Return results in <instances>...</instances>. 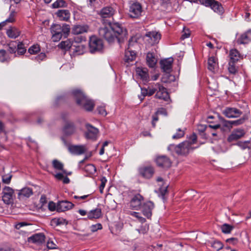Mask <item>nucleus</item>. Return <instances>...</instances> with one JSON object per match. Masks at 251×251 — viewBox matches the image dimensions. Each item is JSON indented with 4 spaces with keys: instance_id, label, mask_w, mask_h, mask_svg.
I'll return each mask as SVG.
<instances>
[{
    "instance_id": "8fccbe9b",
    "label": "nucleus",
    "mask_w": 251,
    "mask_h": 251,
    "mask_svg": "<svg viewBox=\"0 0 251 251\" xmlns=\"http://www.w3.org/2000/svg\"><path fill=\"white\" fill-rule=\"evenodd\" d=\"M8 61V58L5 50H0V61L4 62Z\"/></svg>"
},
{
    "instance_id": "72a5a7b5",
    "label": "nucleus",
    "mask_w": 251,
    "mask_h": 251,
    "mask_svg": "<svg viewBox=\"0 0 251 251\" xmlns=\"http://www.w3.org/2000/svg\"><path fill=\"white\" fill-rule=\"evenodd\" d=\"M136 56V53L134 51L126 50L125 51V61L129 63L134 60Z\"/></svg>"
},
{
    "instance_id": "412c9836",
    "label": "nucleus",
    "mask_w": 251,
    "mask_h": 251,
    "mask_svg": "<svg viewBox=\"0 0 251 251\" xmlns=\"http://www.w3.org/2000/svg\"><path fill=\"white\" fill-rule=\"evenodd\" d=\"M69 150L72 154L80 155L86 151V148L84 145H72L69 146Z\"/></svg>"
},
{
    "instance_id": "9d476101",
    "label": "nucleus",
    "mask_w": 251,
    "mask_h": 251,
    "mask_svg": "<svg viewBox=\"0 0 251 251\" xmlns=\"http://www.w3.org/2000/svg\"><path fill=\"white\" fill-rule=\"evenodd\" d=\"M142 12L141 5L138 2H134L131 4L129 9V15L132 18H138Z\"/></svg>"
},
{
    "instance_id": "49530a36",
    "label": "nucleus",
    "mask_w": 251,
    "mask_h": 251,
    "mask_svg": "<svg viewBox=\"0 0 251 251\" xmlns=\"http://www.w3.org/2000/svg\"><path fill=\"white\" fill-rule=\"evenodd\" d=\"M40 50V48L39 45L36 44L31 46L28 49V52L31 54H34L37 53Z\"/></svg>"
},
{
    "instance_id": "c756f323",
    "label": "nucleus",
    "mask_w": 251,
    "mask_h": 251,
    "mask_svg": "<svg viewBox=\"0 0 251 251\" xmlns=\"http://www.w3.org/2000/svg\"><path fill=\"white\" fill-rule=\"evenodd\" d=\"M218 67L217 59L215 57H210L208 60V69L210 71L214 72Z\"/></svg>"
},
{
    "instance_id": "473e14b6",
    "label": "nucleus",
    "mask_w": 251,
    "mask_h": 251,
    "mask_svg": "<svg viewBox=\"0 0 251 251\" xmlns=\"http://www.w3.org/2000/svg\"><path fill=\"white\" fill-rule=\"evenodd\" d=\"M73 41L71 39H67L66 41H61L58 45V47L62 50H68L72 49L73 46Z\"/></svg>"
},
{
    "instance_id": "09e8293b",
    "label": "nucleus",
    "mask_w": 251,
    "mask_h": 251,
    "mask_svg": "<svg viewBox=\"0 0 251 251\" xmlns=\"http://www.w3.org/2000/svg\"><path fill=\"white\" fill-rule=\"evenodd\" d=\"M52 166L56 170L62 171L63 169V164L59 161L54 159L52 161Z\"/></svg>"
},
{
    "instance_id": "a211bd4d",
    "label": "nucleus",
    "mask_w": 251,
    "mask_h": 251,
    "mask_svg": "<svg viewBox=\"0 0 251 251\" xmlns=\"http://www.w3.org/2000/svg\"><path fill=\"white\" fill-rule=\"evenodd\" d=\"M136 73L143 82H147L149 80L150 77L147 68L137 67Z\"/></svg>"
},
{
    "instance_id": "5fc2aeb1",
    "label": "nucleus",
    "mask_w": 251,
    "mask_h": 251,
    "mask_svg": "<svg viewBox=\"0 0 251 251\" xmlns=\"http://www.w3.org/2000/svg\"><path fill=\"white\" fill-rule=\"evenodd\" d=\"M53 222L57 225H61L63 224H67V221L66 220L63 218H59L57 219H54Z\"/></svg>"
},
{
    "instance_id": "774afa93",
    "label": "nucleus",
    "mask_w": 251,
    "mask_h": 251,
    "mask_svg": "<svg viewBox=\"0 0 251 251\" xmlns=\"http://www.w3.org/2000/svg\"><path fill=\"white\" fill-rule=\"evenodd\" d=\"M226 242L227 243H231L233 245H235L237 243L238 240L235 238H231L227 239L226 240Z\"/></svg>"
},
{
    "instance_id": "393cba45",
    "label": "nucleus",
    "mask_w": 251,
    "mask_h": 251,
    "mask_svg": "<svg viewBox=\"0 0 251 251\" xmlns=\"http://www.w3.org/2000/svg\"><path fill=\"white\" fill-rule=\"evenodd\" d=\"M45 236L43 233L35 234L29 238V241L32 243L40 244L45 242Z\"/></svg>"
},
{
    "instance_id": "f3484780",
    "label": "nucleus",
    "mask_w": 251,
    "mask_h": 251,
    "mask_svg": "<svg viewBox=\"0 0 251 251\" xmlns=\"http://www.w3.org/2000/svg\"><path fill=\"white\" fill-rule=\"evenodd\" d=\"M173 58H170L161 60L160 62L161 69L164 72L169 73L172 69Z\"/></svg>"
},
{
    "instance_id": "4d7b16f0",
    "label": "nucleus",
    "mask_w": 251,
    "mask_h": 251,
    "mask_svg": "<svg viewBox=\"0 0 251 251\" xmlns=\"http://www.w3.org/2000/svg\"><path fill=\"white\" fill-rule=\"evenodd\" d=\"M250 143V142L249 141H247L244 142H240L238 143L237 145L240 147H241L242 149H245L249 148V145Z\"/></svg>"
},
{
    "instance_id": "de8ad7c7",
    "label": "nucleus",
    "mask_w": 251,
    "mask_h": 251,
    "mask_svg": "<svg viewBox=\"0 0 251 251\" xmlns=\"http://www.w3.org/2000/svg\"><path fill=\"white\" fill-rule=\"evenodd\" d=\"M235 63L236 62H233L231 61H229L228 63V70L229 73L231 74H235L237 72V70L235 66Z\"/></svg>"
},
{
    "instance_id": "f8f14e48",
    "label": "nucleus",
    "mask_w": 251,
    "mask_h": 251,
    "mask_svg": "<svg viewBox=\"0 0 251 251\" xmlns=\"http://www.w3.org/2000/svg\"><path fill=\"white\" fill-rule=\"evenodd\" d=\"M154 207V203L151 201L144 202L142 206V213L147 218L149 219L152 216V211Z\"/></svg>"
},
{
    "instance_id": "a19ab883",
    "label": "nucleus",
    "mask_w": 251,
    "mask_h": 251,
    "mask_svg": "<svg viewBox=\"0 0 251 251\" xmlns=\"http://www.w3.org/2000/svg\"><path fill=\"white\" fill-rule=\"evenodd\" d=\"M234 226L227 224H224L221 226L222 231L225 234L230 233Z\"/></svg>"
},
{
    "instance_id": "cd10ccee",
    "label": "nucleus",
    "mask_w": 251,
    "mask_h": 251,
    "mask_svg": "<svg viewBox=\"0 0 251 251\" xmlns=\"http://www.w3.org/2000/svg\"><path fill=\"white\" fill-rule=\"evenodd\" d=\"M6 34L9 38L15 39L20 35V31L15 27H10L7 30Z\"/></svg>"
},
{
    "instance_id": "79ce46f5",
    "label": "nucleus",
    "mask_w": 251,
    "mask_h": 251,
    "mask_svg": "<svg viewBox=\"0 0 251 251\" xmlns=\"http://www.w3.org/2000/svg\"><path fill=\"white\" fill-rule=\"evenodd\" d=\"M84 170L89 175H94L96 172V168L94 165L89 164L85 166Z\"/></svg>"
},
{
    "instance_id": "39448f33",
    "label": "nucleus",
    "mask_w": 251,
    "mask_h": 251,
    "mask_svg": "<svg viewBox=\"0 0 251 251\" xmlns=\"http://www.w3.org/2000/svg\"><path fill=\"white\" fill-rule=\"evenodd\" d=\"M111 28L114 35L116 36V40L120 43L126 37L127 32L126 29L122 25L118 23H111Z\"/></svg>"
},
{
    "instance_id": "c03bdc74",
    "label": "nucleus",
    "mask_w": 251,
    "mask_h": 251,
    "mask_svg": "<svg viewBox=\"0 0 251 251\" xmlns=\"http://www.w3.org/2000/svg\"><path fill=\"white\" fill-rule=\"evenodd\" d=\"M17 44L16 41L11 42L8 44V51L10 53L16 54L17 51Z\"/></svg>"
},
{
    "instance_id": "1a4fd4ad",
    "label": "nucleus",
    "mask_w": 251,
    "mask_h": 251,
    "mask_svg": "<svg viewBox=\"0 0 251 251\" xmlns=\"http://www.w3.org/2000/svg\"><path fill=\"white\" fill-rule=\"evenodd\" d=\"M144 197L140 194L133 196L129 202V206L131 209L139 210L141 209Z\"/></svg>"
},
{
    "instance_id": "4be33fe9",
    "label": "nucleus",
    "mask_w": 251,
    "mask_h": 251,
    "mask_svg": "<svg viewBox=\"0 0 251 251\" xmlns=\"http://www.w3.org/2000/svg\"><path fill=\"white\" fill-rule=\"evenodd\" d=\"M33 195L32 189L29 187H25L19 191L18 198L19 199L28 198Z\"/></svg>"
},
{
    "instance_id": "6e6552de",
    "label": "nucleus",
    "mask_w": 251,
    "mask_h": 251,
    "mask_svg": "<svg viewBox=\"0 0 251 251\" xmlns=\"http://www.w3.org/2000/svg\"><path fill=\"white\" fill-rule=\"evenodd\" d=\"M14 191L10 187L5 186L2 191V200L4 203L10 204L13 202Z\"/></svg>"
},
{
    "instance_id": "f257e3e1",
    "label": "nucleus",
    "mask_w": 251,
    "mask_h": 251,
    "mask_svg": "<svg viewBox=\"0 0 251 251\" xmlns=\"http://www.w3.org/2000/svg\"><path fill=\"white\" fill-rule=\"evenodd\" d=\"M197 140V137L196 134H193L189 140L184 141L177 145L175 144L170 145L168 147V149L172 152L176 153L177 155L186 156L196 148L193 145L196 143Z\"/></svg>"
},
{
    "instance_id": "f03ea898",
    "label": "nucleus",
    "mask_w": 251,
    "mask_h": 251,
    "mask_svg": "<svg viewBox=\"0 0 251 251\" xmlns=\"http://www.w3.org/2000/svg\"><path fill=\"white\" fill-rule=\"evenodd\" d=\"M72 93L78 105L88 111H91L93 109L95 105L94 101L88 98L82 91L79 90H74Z\"/></svg>"
},
{
    "instance_id": "3c124183",
    "label": "nucleus",
    "mask_w": 251,
    "mask_h": 251,
    "mask_svg": "<svg viewBox=\"0 0 251 251\" xmlns=\"http://www.w3.org/2000/svg\"><path fill=\"white\" fill-rule=\"evenodd\" d=\"M184 135V131L181 129L179 128L177 130V133L173 136V138L174 139H179Z\"/></svg>"
},
{
    "instance_id": "7c9ffc66",
    "label": "nucleus",
    "mask_w": 251,
    "mask_h": 251,
    "mask_svg": "<svg viewBox=\"0 0 251 251\" xmlns=\"http://www.w3.org/2000/svg\"><path fill=\"white\" fill-rule=\"evenodd\" d=\"M101 216V210L100 208H96L91 210L87 214L89 219H98Z\"/></svg>"
},
{
    "instance_id": "0e129e2a",
    "label": "nucleus",
    "mask_w": 251,
    "mask_h": 251,
    "mask_svg": "<svg viewBox=\"0 0 251 251\" xmlns=\"http://www.w3.org/2000/svg\"><path fill=\"white\" fill-rule=\"evenodd\" d=\"M200 3L206 6H209L212 0H199Z\"/></svg>"
},
{
    "instance_id": "052dcab7",
    "label": "nucleus",
    "mask_w": 251,
    "mask_h": 251,
    "mask_svg": "<svg viewBox=\"0 0 251 251\" xmlns=\"http://www.w3.org/2000/svg\"><path fill=\"white\" fill-rule=\"evenodd\" d=\"M155 113L156 114H158V115L161 114V115H164L165 116H166L167 114L166 110L164 108H159Z\"/></svg>"
},
{
    "instance_id": "9b49d317",
    "label": "nucleus",
    "mask_w": 251,
    "mask_h": 251,
    "mask_svg": "<svg viewBox=\"0 0 251 251\" xmlns=\"http://www.w3.org/2000/svg\"><path fill=\"white\" fill-rule=\"evenodd\" d=\"M85 127L86 129L84 134L85 138L87 139L96 140L99 133L98 129L89 124H86Z\"/></svg>"
},
{
    "instance_id": "a878e982",
    "label": "nucleus",
    "mask_w": 251,
    "mask_h": 251,
    "mask_svg": "<svg viewBox=\"0 0 251 251\" xmlns=\"http://www.w3.org/2000/svg\"><path fill=\"white\" fill-rule=\"evenodd\" d=\"M63 132L67 135H71L75 132V127L73 123L68 122L66 123L64 128Z\"/></svg>"
},
{
    "instance_id": "a18cd8bd",
    "label": "nucleus",
    "mask_w": 251,
    "mask_h": 251,
    "mask_svg": "<svg viewBox=\"0 0 251 251\" xmlns=\"http://www.w3.org/2000/svg\"><path fill=\"white\" fill-rule=\"evenodd\" d=\"M211 247L215 251H219L223 248V244L219 241H214L211 244Z\"/></svg>"
},
{
    "instance_id": "c9c22d12",
    "label": "nucleus",
    "mask_w": 251,
    "mask_h": 251,
    "mask_svg": "<svg viewBox=\"0 0 251 251\" xmlns=\"http://www.w3.org/2000/svg\"><path fill=\"white\" fill-rule=\"evenodd\" d=\"M85 47L81 44L74 45L72 47L73 52L74 55H80L84 52Z\"/></svg>"
},
{
    "instance_id": "e2e57ef3",
    "label": "nucleus",
    "mask_w": 251,
    "mask_h": 251,
    "mask_svg": "<svg viewBox=\"0 0 251 251\" xmlns=\"http://www.w3.org/2000/svg\"><path fill=\"white\" fill-rule=\"evenodd\" d=\"M244 119H240L237 120L231 121L230 123L233 125H239L243 124L244 122Z\"/></svg>"
},
{
    "instance_id": "13d9d810",
    "label": "nucleus",
    "mask_w": 251,
    "mask_h": 251,
    "mask_svg": "<svg viewBox=\"0 0 251 251\" xmlns=\"http://www.w3.org/2000/svg\"><path fill=\"white\" fill-rule=\"evenodd\" d=\"M48 208L51 211H53L56 209H57V205H56L54 202L50 201L48 204Z\"/></svg>"
},
{
    "instance_id": "58836bf2",
    "label": "nucleus",
    "mask_w": 251,
    "mask_h": 251,
    "mask_svg": "<svg viewBox=\"0 0 251 251\" xmlns=\"http://www.w3.org/2000/svg\"><path fill=\"white\" fill-rule=\"evenodd\" d=\"M16 15V13L15 10H12L10 12L8 18L6 19L4 21L2 22L3 23V26H4L6 24L8 23H12L14 22L15 21Z\"/></svg>"
},
{
    "instance_id": "6ab92c4d",
    "label": "nucleus",
    "mask_w": 251,
    "mask_h": 251,
    "mask_svg": "<svg viewBox=\"0 0 251 251\" xmlns=\"http://www.w3.org/2000/svg\"><path fill=\"white\" fill-rule=\"evenodd\" d=\"M74 206V204L70 201H62L58 203L57 205V211L58 212L67 211L72 208Z\"/></svg>"
},
{
    "instance_id": "4c0bfd02",
    "label": "nucleus",
    "mask_w": 251,
    "mask_h": 251,
    "mask_svg": "<svg viewBox=\"0 0 251 251\" xmlns=\"http://www.w3.org/2000/svg\"><path fill=\"white\" fill-rule=\"evenodd\" d=\"M156 180L158 182H159L161 183V184H159V185L160 186L159 192H160V194H161V195L162 196H164L167 193L168 185L164 184L163 180L161 177H158Z\"/></svg>"
},
{
    "instance_id": "aec40b11",
    "label": "nucleus",
    "mask_w": 251,
    "mask_h": 251,
    "mask_svg": "<svg viewBox=\"0 0 251 251\" xmlns=\"http://www.w3.org/2000/svg\"><path fill=\"white\" fill-rule=\"evenodd\" d=\"M157 165L161 167L169 168L171 166V162L166 156H159L156 159Z\"/></svg>"
},
{
    "instance_id": "c85d7f7f",
    "label": "nucleus",
    "mask_w": 251,
    "mask_h": 251,
    "mask_svg": "<svg viewBox=\"0 0 251 251\" xmlns=\"http://www.w3.org/2000/svg\"><path fill=\"white\" fill-rule=\"evenodd\" d=\"M146 60L147 64L150 68H153L157 62V59L155 58L154 55L151 52L147 53Z\"/></svg>"
},
{
    "instance_id": "69168bd1",
    "label": "nucleus",
    "mask_w": 251,
    "mask_h": 251,
    "mask_svg": "<svg viewBox=\"0 0 251 251\" xmlns=\"http://www.w3.org/2000/svg\"><path fill=\"white\" fill-rule=\"evenodd\" d=\"M47 248L50 249H55L56 245L53 242V241H49L47 245Z\"/></svg>"
},
{
    "instance_id": "6e6d98bb",
    "label": "nucleus",
    "mask_w": 251,
    "mask_h": 251,
    "mask_svg": "<svg viewBox=\"0 0 251 251\" xmlns=\"http://www.w3.org/2000/svg\"><path fill=\"white\" fill-rule=\"evenodd\" d=\"M12 176L10 175H6L2 176V181L5 184H9L10 182Z\"/></svg>"
},
{
    "instance_id": "338daca9",
    "label": "nucleus",
    "mask_w": 251,
    "mask_h": 251,
    "mask_svg": "<svg viewBox=\"0 0 251 251\" xmlns=\"http://www.w3.org/2000/svg\"><path fill=\"white\" fill-rule=\"evenodd\" d=\"M127 213H128V214H129L133 217H134L136 218L137 219H138V217H139V216L140 215V214L139 212H133V211H129Z\"/></svg>"
},
{
    "instance_id": "4468645a",
    "label": "nucleus",
    "mask_w": 251,
    "mask_h": 251,
    "mask_svg": "<svg viewBox=\"0 0 251 251\" xmlns=\"http://www.w3.org/2000/svg\"><path fill=\"white\" fill-rule=\"evenodd\" d=\"M245 134V132L243 129L238 128L234 129L228 137L227 141L228 142L235 141L243 137Z\"/></svg>"
},
{
    "instance_id": "864d4df0",
    "label": "nucleus",
    "mask_w": 251,
    "mask_h": 251,
    "mask_svg": "<svg viewBox=\"0 0 251 251\" xmlns=\"http://www.w3.org/2000/svg\"><path fill=\"white\" fill-rule=\"evenodd\" d=\"M102 226L101 224L98 223L96 225H93L91 226L90 229L92 232H94L98 230L102 229Z\"/></svg>"
},
{
    "instance_id": "680f3d73",
    "label": "nucleus",
    "mask_w": 251,
    "mask_h": 251,
    "mask_svg": "<svg viewBox=\"0 0 251 251\" xmlns=\"http://www.w3.org/2000/svg\"><path fill=\"white\" fill-rule=\"evenodd\" d=\"M141 96H139V98L142 100L144 99L145 96H148V89H141Z\"/></svg>"
},
{
    "instance_id": "dca6fc26",
    "label": "nucleus",
    "mask_w": 251,
    "mask_h": 251,
    "mask_svg": "<svg viewBox=\"0 0 251 251\" xmlns=\"http://www.w3.org/2000/svg\"><path fill=\"white\" fill-rule=\"evenodd\" d=\"M139 172L141 176L145 178H150L154 173V169L151 166L141 167Z\"/></svg>"
},
{
    "instance_id": "2f4dec72",
    "label": "nucleus",
    "mask_w": 251,
    "mask_h": 251,
    "mask_svg": "<svg viewBox=\"0 0 251 251\" xmlns=\"http://www.w3.org/2000/svg\"><path fill=\"white\" fill-rule=\"evenodd\" d=\"M229 56V61L236 62L241 58V54L237 50L232 49L230 50Z\"/></svg>"
},
{
    "instance_id": "0eeeda50",
    "label": "nucleus",
    "mask_w": 251,
    "mask_h": 251,
    "mask_svg": "<svg viewBox=\"0 0 251 251\" xmlns=\"http://www.w3.org/2000/svg\"><path fill=\"white\" fill-rule=\"evenodd\" d=\"M89 49L91 53L100 51L103 48L102 41L95 36H91L89 39Z\"/></svg>"
},
{
    "instance_id": "423d86ee",
    "label": "nucleus",
    "mask_w": 251,
    "mask_h": 251,
    "mask_svg": "<svg viewBox=\"0 0 251 251\" xmlns=\"http://www.w3.org/2000/svg\"><path fill=\"white\" fill-rule=\"evenodd\" d=\"M99 32L100 35L109 43L113 42L116 40V36L111 28V23L109 24L108 26L100 27Z\"/></svg>"
},
{
    "instance_id": "bf43d9fd",
    "label": "nucleus",
    "mask_w": 251,
    "mask_h": 251,
    "mask_svg": "<svg viewBox=\"0 0 251 251\" xmlns=\"http://www.w3.org/2000/svg\"><path fill=\"white\" fill-rule=\"evenodd\" d=\"M45 57H46L45 53H41L40 54H39L38 55H37V56H36L35 57V59L38 62H40V61L43 60L45 58Z\"/></svg>"
},
{
    "instance_id": "5701e85b",
    "label": "nucleus",
    "mask_w": 251,
    "mask_h": 251,
    "mask_svg": "<svg viewBox=\"0 0 251 251\" xmlns=\"http://www.w3.org/2000/svg\"><path fill=\"white\" fill-rule=\"evenodd\" d=\"M251 41V30H249L244 33L241 34L237 39L238 44H247Z\"/></svg>"
},
{
    "instance_id": "ea45409f",
    "label": "nucleus",
    "mask_w": 251,
    "mask_h": 251,
    "mask_svg": "<svg viewBox=\"0 0 251 251\" xmlns=\"http://www.w3.org/2000/svg\"><path fill=\"white\" fill-rule=\"evenodd\" d=\"M17 54H15V56L22 55L26 52V49L22 42H20L17 44Z\"/></svg>"
},
{
    "instance_id": "bb28decb",
    "label": "nucleus",
    "mask_w": 251,
    "mask_h": 251,
    "mask_svg": "<svg viewBox=\"0 0 251 251\" xmlns=\"http://www.w3.org/2000/svg\"><path fill=\"white\" fill-rule=\"evenodd\" d=\"M114 13V9L111 7H106L102 8L100 12V15L102 18H110Z\"/></svg>"
},
{
    "instance_id": "2eb2a0df",
    "label": "nucleus",
    "mask_w": 251,
    "mask_h": 251,
    "mask_svg": "<svg viewBox=\"0 0 251 251\" xmlns=\"http://www.w3.org/2000/svg\"><path fill=\"white\" fill-rule=\"evenodd\" d=\"M146 36L148 38V41L151 45L158 43L161 38V34L156 31H150L146 33Z\"/></svg>"
},
{
    "instance_id": "e433bc0d",
    "label": "nucleus",
    "mask_w": 251,
    "mask_h": 251,
    "mask_svg": "<svg viewBox=\"0 0 251 251\" xmlns=\"http://www.w3.org/2000/svg\"><path fill=\"white\" fill-rule=\"evenodd\" d=\"M209 6L216 12L222 13L223 12V8L222 5L219 2L215 0H212Z\"/></svg>"
},
{
    "instance_id": "b1692460",
    "label": "nucleus",
    "mask_w": 251,
    "mask_h": 251,
    "mask_svg": "<svg viewBox=\"0 0 251 251\" xmlns=\"http://www.w3.org/2000/svg\"><path fill=\"white\" fill-rule=\"evenodd\" d=\"M56 15L61 21H68L70 18V13L68 10H58L56 12Z\"/></svg>"
},
{
    "instance_id": "f704fd0d",
    "label": "nucleus",
    "mask_w": 251,
    "mask_h": 251,
    "mask_svg": "<svg viewBox=\"0 0 251 251\" xmlns=\"http://www.w3.org/2000/svg\"><path fill=\"white\" fill-rule=\"evenodd\" d=\"M88 26L85 25H76L73 28V32L75 34H79L86 32L88 30Z\"/></svg>"
},
{
    "instance_id": "7ed1b4c3",
    "label": "nucleus",
    "mask_w": 251,
    "mask_h": 251,
    "mask_svg": "<svg viewBox=\"0 0 251 251\" xmlns=\"http://www.w3.org/2000/svg\"><path fill=\"white\" fill-rule=\"evenodd\" d=\"M52 39L54 42H58L64 36L66 38L70 31L69 25L64 24L62 25L58 24L52 25L50 27Z\"/></svg>"
},
{
    "instance_id": "ddd939ff",
    "label": "nucleus",
    "mask_w": 251,
    "mask_h": 251,
    "mask_svg": "<svg viewBox=\"0 0 251 251\" xmlns=\"http://www.w3.org/2000/svg\"><path fill=\"white\" fill-rule=\"evenodd\" d=\"M223 113L227 118H237L239 117L242 112L236 108L226 107L223 111Z\"/></svg>"
},
{
    "instance_id": "20e7f679",
    "label": "nucleus",
    "mask_w": 251,
    "mask_h": 251,
    "mask_svg": "<svg viewBox=\"0 0 251 251\" xmlns=\"http://www.w3.org/2000/svg\"><path fill=\"white\" fill-rule=\"evenodd\" d=\"M156 92L155 97L167 101L169 99V95L167 89L160 83H153L148 88V96H151Z\"/></svg>"
},
{
    "instance_id": "37998d69",
    "label": "nucleus",
    "mask_w": 251,
    "mask_h": 251,
    "mask_svg": "<svg viewBox=\"0 0 251 251\" xmlns=\"http://www.w3.org/2000/svg\"><path fill=\"white\" fill-rule=\"evenodd\" d=\"M67 6V4L64 0H56L52 4L53 8H58L59 7H65Z\"/></svg>"
},
{
    "instance_id": "603ef678",
    "label": "nucleus",
    "mask_w": 251,
    "mask_h": 251,
    "mask_svg": "<svg viewBox=\"0 0 251 251\" xmlns=\"http://www.w3.org/2000/svg\"><path fill=\"white\" fill-rule=\"evenodd\" d=\"M97 111L99 114L103 116L107 115V113L104 106H99L97 107Z\"/></svg>"
}]
</instances>
